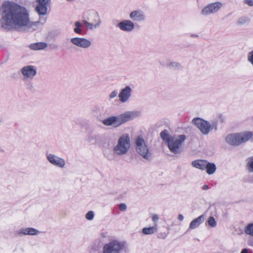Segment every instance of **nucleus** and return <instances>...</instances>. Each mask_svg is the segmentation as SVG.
<instances>
[{
  "mask_svg": "<svg viewBox=\"0 0 253 253\" xmlns=\"http://www.w3.org/2000/svg\"><path fill=\"white\" fill-rule=\"evenodd\" d=\"M248 250L247 249H244L242 250L241 253H248Z\"/></svg>",
  "mask_w": 253,
  "mask_h": 253,
  "instance_id": "42",
  "label": "nucleus"
},
{
  "mask_svg": "<svg viewBox=\"0 0 253 253\" xmlns=\"http://www.w3.org/2000/svg\"><path fill=\"white\" fill-rule=\"evenodd\" d=\"M248 244L249 246L253 247V239L250 238L248 240Z\"/></svg>",
  "mask_w": 253,
  "mask_h": 253,
  "instance_id": "39",
  "label": "nucleus"
},
{
  "mask_svg": "<svg viewBox=\"0 0 253 253\" xmlns=\"http://www.w3.org/2000/svg\"><path fill=\"white\" fill-rule=\"evenodd\" d=\"M204 221V216L200 215L191 222L189 225V229H195L198 227Z\"/></svg>",
  "mask_w": 253,
  "mask_h": 253,
  "instance_id": "19",
  "label": "nucleus"
},
{
  "mask_svg": "<svg viewBox=\"0 0 253 253\" xmlns=\"http://www.w3.org/2000/svg\"><path fill=\"white\" fill-rule=\"evenodd\" d=\"M21 71L24 78L26 79H32L37 74L36 68L31 65H28L23 67Z\"/></svg>",
  "mask_w": 253,
  "mask_h": 253,
  "instance_id": "14",
  "label": "nucleus"
},
{
  "mask_svg": "<svg viewBox=\"0 0 253 253\" xmlns=\"http://www.w3.org/2000/svg\"><path fill=\"white\" fill-rule=\"evenodd\" d=\"M131 95V88L129 86H126L122 89L119 94V100L121 102H126Z\"/></svg>",
  "mask_w": 253,
  "mask_h": 253,
  "instance_id": "16",
  "label": "nucleus"
},
{
  "mask_svg": "<svg viewBox=\"0 0 253 253\" xmlns=\"http://www.w3.org/2000/svg\"><path fill=\"white\" fill-rule=\"evenodd\" d=\"M118 94V91L116 90H113L112 92H111L109 96V100L112 99L114 98H115Z\"/></svg>",
  "mask_w": 253,
  "mask_h": 253,
  "instance_id": "35",
  "label": "nucleus"
},
{
  "mask_svg": "<svg viewBox=\"0 0 253 253\" xmlns=\"http://www.w3.org/2000/svg\"><path fill=\"white\" fill-rule=\"evenodd\" d=\"M192 123L200 130L202 134L207 135L210 131V124L201 118H194Z\"/></svg>",
  "mask_w": 253,
  "mask_h": 253,
  "instance_id": "8",
  "label": "nucleus"
},
{
  "mask_svg": "<svg viewBox=\"0 0 253 253\" xmlns=\"http://www.w3.org/2000/svg\"><path fill=\"white\" fill-rule=\"evenodd\" d=\"M75 25L76 27L74 29V32L79 34H81L82 32V30L81 29L83 27L82 24L80 21H77L75 22Z\"/></svg>",
  "mask_w": 253,
  "mask_h": 253,
  "instance_id": "28",
  "label": "nucleus"
},
{
  "mask_svg": "<svg viewBox=\"0 0 253 253\" xmlns=\"http://www.w3.org/2000/svg\"><path fill=\"white\" fill-rule=\"evenodd\" d=\"M209 188V187L207 185H204L203 186V189L204 190H207Z\"/></svg>",
  "mask_w": 253,
  "mask_h": 253,
  "instance_id": "41",
  "label": "nucleus"
},
{
  "mask_svg": "<svg viewBox=\"0 0 253 253\" xmlns=\"http://www.w3.org/2000/svg\"><path fill=\"white\" fill-rule=\"evenodd\" d=\"M136 152L144 159L150 161L152 158L151 153L141 135L138 136L135 141Z\"/></svg>",
  "mask_w": 253,
  "mask_h": 253,
  "instance_id": "6",
  "label": "nucleus"
},
{
  "mask_svg": "<svg viewBox=\"0 0 253 253\" xmlns=\"http://www.w3.org/2000/svg\"><path fill=\"white\" fill-rule=\"evenodd\" d=\"M4 10L2 13L1 24L5 29H19L30 26L31 22L26 9L14 2L2 4Z\"/></svg>",
  "mask_w": 253,
  "mask_h": 253,
  "instance_id": "1",
  "label": "nucleus"
},
{
  "mask_svg": "<svg viewBox=\"0 0 253 253\" xmlns=\"http://www.w3.org/2000/svg\"><path fill=\"white\" fill-rule=\"evenodd\" d=\"M124 247L123 243L118 240H112L103 248V253H120Z\"/></svg>",
  "mask_w": 253,
  "mask_h": 253,
  "instance_id": "7",
  "label": "nucleus"
},
{
  "mask_svg": "<svg viewBox=\"0 0 253 253\" xmlns=\"http://www.w3.org/2000/svg\"><path fill=\"white\" fill-rule=\"evenodd\" d=\"M174 136L175 135H169V131L167 129H165L160 133V136L161 138L167 143H168L169 140Z\"/></svg>",
  "mask_w": 253,
  "mask_h": 253,
  "instance_id": "22",
  "label": "nucleus"
},
{
  "mask_svg": "<svg viewBox=\"0 0 253 253\" xmlns=\"http://www.w3.org/2000/svg\"><path fill=\"white\" fill-rule=\"evenodd\" d=\"M208 224L212 227H214L216 225V222L213 217L211 216L209 218L208 220Z\"/></svg>",
  "mask_w": 253,
  "mask_h": 253,
  "instance_id": "31",
  "label": "nucleus"
},
{
  "mask_svg": "<svg viewBox=\"0 0 253 253\" xmlns=\"http://www.w3.org/2000/svg\"><path fill=\"white\" fill-rule=\"evenodd\" d=\"M191 36L192 37H197V38H198L199 37V36L198 35H192Z\"/></svg>",
  "mask_w": 253,
  "mask_h": 253,
  "instance_id": "43",
  "label": "nucleus"
},
{
  "mask_svg": "<svg viewBox=\"0 0 253 253\" xmlns=\"http://www.w3.org/2000/svg\"><path fill=\"white\" fill-rule=\"evenodd\" d=\"M168 67L172 70H179L182 68L180 63L177 62H170L168 64Z\"/></svg>",
  "mask_w": 253,
  "mask_h": 253,
  "instance_id": "24",
  "label": "nucleus"
},
{
  "mask_svg": "<svg viewBox=\"0 0 253 253\" xmlns=\"http://www.w3.org/2000/svg\"><path fill=\"white\" fill-rule=\"evenodd\" d=\"M71 42L74 45L83 48H88L91 45V42L89 40L83 38H73Z\"/></svg>",
  "mask_w": 253,
  "mask_h": 253,
  "instance_id": "11",
  "label": "nucleus"
},
{
  "mask_svg": "<svg viewBox=\"0 0 253 253\" xmlns=\"http://www.w3.org/2000/svg\"><path fill=\"white\" fill-rule=\"evenodd\" d=\"M40 232L33 228H21L17 231V235H35L38 234Z\"/></svg>",
  "mask_w": 253,
  "mask_h": 253,
  "instance_id": "18",
  "label": "nucleus"
},
{
  "mask_svg": "<svg viewBox=\"0 0 253 253\" xmlns=\"http://www.w3.org/2000/svg\"><path fill=\"white\" fill-rule=\"evenodd\" d=\"M38 3L36 11L39 15H45L47 13V6L49 5L50 0H37Z\"/></svg>",
  "mask_w": 253,
  "mask_h": 253,
  "instance_id": "12",
  "label": "nucleus"
},
{
  "mask_svg": "<svg viewBox=\"0 0 253 253\" xmlns=\"http://www.w3.org/2000/svg\"><path fill=\"white\" fill-rule=\"evenodd\" d=\"M247 168L249 172H253V156L247 160Z\"/></svg>",
  "mask_w": 253,
  "mask_h": 253,
  "instance_id": "26",
  "label": "nucleus"
},
{
  "mask_svg": "<svg viewBox=\"0 0 253 253\" xmlns=\"http://www.w3.org/2000/svg\"><path fill=\"white\" fill-rule=\"evenodd\" d=\"M245 233L253 237V223L249 224L245 228Z\"/></svg>",
  "mask_w": 253,
  "mask_h": 253,
  "instance_id": "29",
  "label": "nucleus"
},
{
  "mask_svg": "<svg viewBox=\"0 0 253 253\" xmlns=\"http://www.w3.org/2000/svg\"><path fill=\"white\" fill-rule=\"evenodd\" d=\"M178 219L180 221H182L183 220V218H184V217L181 214H179L178 215V217H177Z\"/></svg>",
  "mask_w": 253,
  "mask_h": 253,
  "instance_id": "40",
  "label": "nucleus"
},
{
  "mask_svg": "<svg viewBox=\"0 0 253 253\" xmlns=\"http://www.w3.org/2000/svg\"><path fill=\"white\" fill-rule=\"evenodd\" d=\"M118 27L123 31L131 32L133 30L135 26L132 21L124 20L119 23Z\"/></svg>",
  "mask_w": 253,
  "mask_h": 253,
  "instance_id": "15",
  "label": "nucleus"
},
{
  "mask_svg": "<svg viewBox=\"0 0 253 253\" xmlns=\"http://www.w3.org/2000/svg\"><path fill=\"white\" fill-rule=\"evenodd\" d=\"M94 212L92 211H89L86 214H85V218L89 220H92L94 217Z\"/></svg>",
  "mask_w": 253,
  "mask_h": 253,
  "instance_id": "33",
  "label": "nucleus"
},
{
  "mask_svg": "<svg viewBox=\"0 0 253 253\" xmlns=\"http://www.w3.org/2000/svg\"><path fill=\"white\" fill-rule=\"evenodd\" d=\"M217 121L216 120H214L211 122V124H210V130L211 129H214V130H217Z\"/></svg>",
  "mask_w": 253,
  "mask_h": 253,
  "instance_id": "34",
  "label": "nucleus"
},
{
  "mask_svg": "<svg viewBox=\"0 0 253 253\" xmlns=\"http://www.w3.org/2000/svg\"><path fill=\"white\" fill-rule=\"evenodd\" d=\"M99 137L98 135L91 134L87 138V141L92 144L97 143L99 141Z\"/></svg>",
  "mask_w": 253,
  "mask_h": 253,
  "instance_id": "25",
  "label": "nucleus"
},
{
  "mask_svg": "<svg viewBox=\"0 0 253 253\" xmlns=\"http://www.w3.org/2000/svg\"><path fill=\"white\" fill-rule=\"evenodd\" d=\"M207 161L203 160H197L192 162V165L193 167L200 169L201 170L206 169V166Z\"/></svg>",
  "mask_w": 253,
  "mask_h": 253,
  "instance_id": "20",
  "label": "nucleus"
},
{
  "mask_svg": "<svg viewBox=\"0 0 253 253\" xmlns=\"http://www.w3.org/2000/svg\"><path fill=\"white\" fill-rule=\"evenodd\" d=\"M46 157L47 160L52 165L56 166L59 168H64L65 165V160L53 154H46Z\"/></svg>",
  "mask_w": 253,
  "mask_h": 253,
  "instance_id": "10",
  "label": "nucleus"
},
{
  "mask_svg": "<svg viewBox=\"0 0 253 253\" xmlns=\"http://www.w3.org/2000/svg\"><path fill=\"white\" fill-rule=\"evenodd\" d=\"M130 147V138L128 134L121 136L113 148L114 153L118 156L126 155Z\"/></svg>",
  "mask_w": 253,
  "mask_h": 253,
  "instance_id": "4",
  "label": "nucleus"
},
{
  "mask_svg": "<svg viewBox=\"0 0 253 253\" xmlns=\"http://www.w3.org/2000/svg\"><path fill=\"white\" fill-rule=\"evenodd\" d=\"M159 219V216L158 214H155L153 215L152 220L155 222V225H156V222L158 221Z\"/></svg>",
  "mask_w": 253,
  "mask_h": 253,
  "instance_id": "38",
  "label": "nucleus"
},
{
  "mask_svg": "<svg viewBox=\"0 0 253 253\" xmlns=\"http://www.w3.org/2000/svg\"><path fill=\"white\" fill-rule=\"evenodd\" d=\"M244 3L250 6H253V0H244Z\"/></svg>",
  "mask_w": 253,
  "mask_h": 253,
  "instance_id": "37",
  "label": "nucleus"
},
{
  "mask_svg": "<svg viewBox=\"0 0 253 253\" xmlns=\"http://www.w3.org/2000/svg\"><path fill=\"white\" fill-rule=\"evenodd\" d=\"M186 137L184 134L175 135L171 138L167 143L170 151L174 154H179L182 152V143L185 140Z\"/></svg>",
  "mask_w": 253,
  "mask_h": 253,
  "instance_id": "5",
  "label": "nucleus"
},
{
  "mask_svg": "<svg viewBox=\"0 0 253 253\" xmlns=\"http://www.w3.org/2000/svg\"><path fill=\"white\" fill-rule=\"evenodd\" d=\"M251 181H252V182H253V176L252 177Z\"/></svg>",
  "mask_w": 253,
  "mask_h": 253,
  "instance_id": "45",
  "label": "nucleus"
},
{
  "mask_svg": "<svg viewBox=\"0 0 253 253\" xmlns=\"http://www.w3.org/2000/svg\"><path fill=\"white\" fill-rule=\"evenodd\" d=\"M129 18L132 22H143L146 20L145 13L140 9L131 11L129 14Z\"/></svg>",
  "mask_w": 253,
  "mask_h": 253,
  "instance_id": "13",
  "label": "nucleus"
},
{
  "mask_svg": "<svg viewBox=\"0 0 253 253\" xmlns=\"http://www.w3.org/2000/svg\"><path fill=\"white\" fill-rule=\"evenodd\" d=\"M119 209L122 211H126V206L125 204L122 203L119 205Z\"/></svg>",
  "mask_w": 253,
  "mask_h": 253,
  "instance_id": "36",
  "label": "nucleus"
},
{
  "mask_svg": "<svg viewBox=\"0 0 253 253\" xmlns=\"http://www.w3.org/2000/svg\"><path fill=\"white\" fill-rule=\"evenodd\" d=\"M222 3L220 2H215L209 4L201 10V14L207 16L217 12L221 7Z\"/></svg>",
  "mask_w": 253,
  "mask_h": 253,
  "instance_id": "9",
  "label": "nucleus"
},
{
  "mask_svg": "<svg viewBox=\"0 0 253 253\" xmlns=\"http://www.w3.org/2000/svg\"><path fill=\"white\" fill-rule=\"evenodd\" d=\"M94 15L95 17L97 18V19L94 20V22H95L94 24L88 22L86 20H84L83 21V23L85 25L88 30H93L95 29L98 28L100 27L101 24V20L99 18L98 13L97 12H95Z\"/></svg>",
  "mask_w": 253,
  "mask_h": 253,
  "instance_id": "17",
  "label": "nucleus"
},
{
  "mask_svg": "<svg viewBox=\"0 0 253 253\" xmlns=\"http://www.w3.org/2000/svg\"><path fill=\"white\" fill-rule=\"evenodd\" d=\"M249 21V18L247 17H242L238 19L237 21V24L239 25H242L246 23Z\"/></svg>",
  "mask_w": 253,
  "mask_h": 253,
  "instance_id": "30",
  "label": "nucleus"
},
{
  "mask_svg": "<svg viewBox=\"0 0 253 253\" xmlns=\"http://www.w3.org/2000/svg\"><path fill=\"white\" fill-rule=\"evenodd\" d=\"M206 169L209 174H213L216 170V166L214 163H211L207 161Z\"/></svg>",
  "mask_w": 253,
  "mask_h": 253,
  "instance_id": "23",
  "label": "nucleus"
},
{
  "mask_svg": "<svg viewBox=\"0 0 253 253\" xmlns=\"http://www.w3.org/2000/svg\"><path fill=\"white\" fill-rule=\"evenodd\" d=\"M47 46V44L43 42L33 43L30 44V48L32 50H42L45 49Z\"/></svg>",
  "mask_w": 253,
  "mask_h": 253,
  "instance_id": "21",
  "label": "nucleus"
},
{
  "mask_svg": "<svg viewBox=\"0 0 253 253\" xmlns=\"http://www.w3.org/2000/svg\"><path fill=\"white\" fill-rule=\"evenodd\" d=\"M247 59L248 62L253 66V50L248 53Z\"/></svg>",
  "mask_w": 253,
  "mask_h": 253,
  "instance_id": "32",
  "label": "nucleus"
},
{
  "mask_svg": "<svg viewBox=\"0 0 253 253\" xmlns=\"http://www.w3.org/2000/svg\"><path fill=\"white\" fill-rule=\"evenodd\" d=\"M157 228L155 226L149 228L145 227L143 229L142 232L144 234L149 235L154 233L156 231Z\"/></svg>",
  "mask_w": 253,
  "mask_h": 253,
  "instance_id": "27",
  "label": "nucleus"
},
{
  "mask_svg": "<svg viewBox=\"0 0 253 253\" xmlns=\"http://www.w3.org/2000/svg\"><path fill=\"white\" fill-rule=\"evenodd\" d=\"M139 113L136 111H127L117 116H111L103 120V124L107 126H113L117 127L122 124L137 117Z\"/></svg>",
  "mask_w": 253,
  "mask_h": 253,
  "instance_id": "2",
  "label": "nucleus"
},
{
  "mask_svg": "<svg viewBox=\"0 0 253 253\" xmlns=\"http://www.w3.org/2000/svg\"><path fill=\"white\" fill-rule=\"evenodd\" d=\"M107 157L109 160H111V158H110L109 156H107Z\"/></svg>",
  "mask_w": 253,
  "mask_h": 253,
  "instance_id": "44",
  "label": "nucleus"
},
{
  "mask_svg": "<svg viewBox=\"0 0 253 253\" xmlns=\"http://www.w3.org/2000/svg\"><path fill=\"white\" fill-rule=\"evenodd\" d=\"M253 136L251 131H246L243 133H231L228 134L226 138V142L230 145L238 146L243 142H246Z\"/></svg>",
  "mask_w": 253,
  "mask_h": 253,
  "instance_id": "3",
  "label": "nucleus"
}]
</instances>
